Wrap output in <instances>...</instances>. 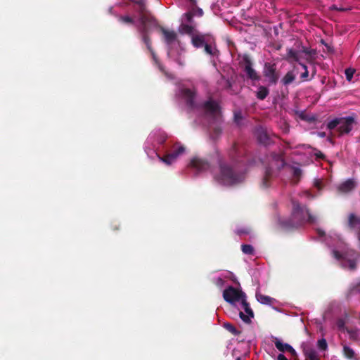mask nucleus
Returning <instances> with one entry per match:
<instances>
[{"instance_id":"f257e3e1","label":"nucleus","mask_w":360,"mask_h":360,"mask_svg":"<svg viewBox=\"0 0 360 360\" xmlns=\"http://www.w3.org/2000/svg\"><path fill=\"white\" fill-rule=\"evenodd\" d=\"M238 148L234 143L229 150V156L231 164L222 162L217 150H214L207 158L194 157L190 166L197 172L211 171L212 166L218 163L219 172L213 174L214 179L224 186H234L243 181L245 173L241 160H238Z\"/></svg>"},{"instance_id":"f03ea898","label":"nucleus","mask_w":360,"mask_h":360,"mask_svg":"<svg viewBox=\"0 0 360 360\" xmlns=\"http://www.w3.org/2000/svg\"><path fill=\"white\" fill-rule=\"evenodd\" d=\"M313 224L316 222V217L312 215L305 205H301L297 201H292L291 215L288 218L278 220L280 226L286 231L297 228L304 223Z\"/></svg>"},{"instance_id":"7ed1b4c3","label":"nucleus","mask_w":360,"mask_h":360,"mask_svg":"<svg viewBox=\"0 0 360 360\" xmlns=\"http://www.w3.org/2000/svg\"><path fill=\"white\" fill-rule=\"evenodd\" d=\"M355 120L353 117L335 118L327 124V128L330 130L337 129L339 135L349 133L355 124Z\"/></svg>"},{"instance_id":"20e7f679","label":"nucleus","mask_w":360,"mask_h":360,"mask_svg":"<svg viewBox=\"0 0 360 360\" xmlns=\"http://www.w3.org/2000/svg\"><path fill=\"white\" fill-rule=\"evenodd\" d=\"M135 10L139 13V25H150L152 27H158L157 19L147 8L146 1L137 2V6Z\"/></svg>"},{"instance_id":"39448f33","label":"nucleus","mask_w":360,"mask_h":360,"mask_svg":"<svg viewBox=\"0 0 360 360\" xmlns=\"http://www.w3.org/2000/svg\"><path fill=\"white\" fill-rule=\"evenodd\" d=\"M223 297L226 302L233 304L245 297V294L233 286H229L224 290Z\"/></svg>"},{"instance_id":"423d86ee","label":"nucleus","mask_w":360,"mask_h":360,"mask_svg":"<svg viewBox=\"0 0 360 360\" xmlns=\"http://www.w3.org/2000/svg\"><path fill=\"white\" fill-rule=\"evenodd\" d=\"M263 75L267 79L270 84H276L278 80L279 75L276 71L275 63H265L263 68Z\"/></svg>"},{"instance_id":"0eeeda50","label":"nucleus","mask_w":360,"mask_h":360,"mask_svg":"<svg viewBox=\"0 0 360 360\" xmlns=\"http://www.w3.org/2000/svg\"><path fill=\"white\" fill-rule=\"evenodd\" d=\"M153 27H152L149 24L143 25H137V30L141 34L142 41L146 44L147 49L155 58V53L152 49L151 41L149 37V33L150 32L151 28Z\"/></svg>"},{"instance_id":"6e6552de","label":"nucleus","mask_w":360,"mask_h":360,"mask_svg":"<svg viewBox=\"0 0 360 360\" xmlns=\"http://www.w3.org/2000/svg\"><path fill=\"white\" fill-rule=\"evenodd\" d=\"M204 14L202 9L198 6L197 4L189 5L188 11L181 16V21L188 23H193V17H202Z\"/></svg>"},{"instance_id":"1a4fd4ad","label":"nucleus","mask_w":360,"mask_h":360,"mask_svg":"<svg viewBox=\"0 0 360 360\" xmlns=\"http://www.w3.org/2000/svg\"><path fill=\"white\" fill-rule=\"evenodd\" d=\"M243 62L244 63L243 70L245 72L248 79L252 81H259L260 76L257 74L255 69L252 68V63L248 55H245L243 58Z\"/></svg>"},{"instance_id":"9d476101","label":"nucleus","mask_w":360,"mask_h":360,"mask_svg":"<svg viewBox=\"0 0 360 360\" xmlns=\"http://www.w3.org/2000/svg\"><path fill=\"white\" fill-rule=\"evenodd\" d=\"M356 186L357 183L354 179H348L337 186V191L340 194H348L352 192Z\"/></svg>"},{"instance_id":"9b49d317","label":"nucleus","mask_w":360,"mask_h":360,"mask_svg":"<svg viewBox=\"0 0 360 360\" xmlns=\"http://www.w3.org/2000/svg\"><path fill=\"white\" fill-rule=\"evenodd\" d=\"M201 108L206 113L211 115H215L219 110V104L212 98L205 101L201 105Z\"/></svg>"},{"instance_id":"f8f14e48","label":"nucleus","mask_w":360,"mask_h":360,"mask_svg":"<svg viewBox=\"0 0 360 360\" xmlns=\"http://www.w3.org/2000/svg\"><path fill=\"white\" fill-rule=\"evenodd\" d=\"M182 96L186 99V103L191 108L196 107L195 99L196 96V91L195 89H182Z\"/></svg>"},{"instance_id":"ddd939ff","label":"nucleus","mask_w":360,"mask_h":360,"mask_svg":"<svg viewBox=\"0 0 360 360\" xmlns=\"http://www.w3.org/2000/svg\"><path fill=\"white\" fill-rule=\"evenodd\" d=\"M347 224L350 229L355 231L356 235L360 233V217L354 213H350L348 216Z\"/></svg>"},{"instance_id":"4468645a","label":"nucleus","mask_w":360,"mask_h":360,"mask_svg":"<svg viewBox=\"0 0 360 360\" xmlns=\"http://www.w3.org/2000/svg\"><path fill=\"white\" fill-rule=\"evenodd\" d=\"M160 30L164 35L165 41L167 44H170L176 39L177 34L174 31L167 30L162 27H160Z\"/></svg>"},{"instance_id":"2eb2a0df","label":"nucleus","mask_w":360,"mask_h":360,"mask_svg":"<svg viewBox=\"0 0 360 360\" xmlns=\"http://www.w3.org/2000/svg\"><path fill=\"white\" fill-rule=\"evenodd\" d=\"M181 24L179 27V30L181 33H185L187 34H193V32L195 30V27L196 26L195 22L193 21V23H188L186 21H181Z\"/></svg>"},{"instance_id":"dca6fc26","label":"nucleus","mask_w":360,"mask_h":360,"mask_svg":"<svg viewBox=\"0 0 360 360\" xmlns=\"http://www.w3.org/2000/svg\"><path fill=\"white\" fill-rule=\"evenodd\" d=\"M191 42L195 48L203 47L206 43L205 36L203 34H193L191 37Z\"/></svg>"},{"instance_id":"f3484780","label":"nucleus","mask_w":360,"mask_h":360,"mask_svg":"<svg viewBox=\"0 0 360 360\" xmlns=\"http://www.w3.org/2000/svg\"><path fill=\"white\" fill-rule=\"evenodd\" d=\"M273 342L276 349L281 352H288L289 349H291L292 347L288 343L283 342L281 340L278 339L277 338H275Z\"/></svg>"},{"instance_id":"a211bd4d","label":"nucleus","mask_w":360,"mask_h":360,"mask_svg":"<svg viewBox=\"0 0 360 360\" xmlns=\"http://www.w3.org/2000/svg\"><path fill=\"white\" fill-rule=\"evenodd\" d=\"M272 177V168L271 167H266L264 176L262 181V186L263 188H268L270 186V180Z\"/></svg>"},{"instance_id":"6ab92c4d","label":"nucleus","mask_w":360,"mask_h":360,"mask_svg":"<svg viewBox=\"0 0 360 360\" xmlns=\"http://www.w3.org/2000/svg\"><path fill=\"white\" fill-rule=\"evenodd\" d=\"M256 298L259 302L263 304L271 305L275 300L269 296L262 295L261 293H256Z\"/></svg>"},{"instance_id":"aec40b11","label":"nucleus","mask_w":360,"mask_h":360,"mask_svg":"<svg viewBox=\"0 0 360 360\" xmlns=\"http://www.w3.org/2000/svg\"><path fill=\"white\" fill-rule=\"evenodd\" d=\"M343 354L344 356L350 359V360H354L356 359V354L355 352L352 348L347 345L343 346Z\"/></svg>"},{"instance_id":"412c9836","label":"nucleus","mask_w":360,"mask_h":360,"mask_svg":"<svg viewBox=\"0 0 360 360\" xmlns=\"http://www.w3.org/2000/svg\"><path fill=\"white\" fill-rule=\"evenodd\" d=\"M295 79V75L292 71L288 72L282 78L281 82L283 85L287 86L291 84Z\"/></svg>"},{"instance_id":"4be33fe9","label":"nucleus","mask_w":360,"mask_h":360,"mask_svg":"<svg viewBox=\"0 0 360 360\" xmlns=\"http://www.w3.org/2000/svg\"><path fill=\"white\" fill-rule=\"evenodd\" d=\"M118 21L121 23L129 25H136V21L133 17L129 15H119L117 17Z\"/></svg>"},{"instance_id":"5701e85b","label":"nucleus","mask_w":360,"mask_h":360,"mask_svg":"<svg viewBox=\"0 0 360 360\" xmlns=\"http://www.w3.org/2000/svg\"><path fill=\"white\" fill-rule=\"evenodd\" d=\"M269 90L267 87L264 86H259L257 91V98L259 100H264L269 95Z\"/></svg>"},{"instance_id":"b1692460","label":"nucleus","mask_w":360,"mask_h":360,"mask_svg":"<svg viewBox=\"0 0 360 360\" xmlns=\"http://www.w3.org/2000/svg\"><path fill=\"white\" fill-rule=\"evenodd\" d=\"M203 47L205 53L210 56H217L219 53L215 46H212V44H207V42Z\"/></svg>"},{"instance_id":"393cba45","label":"nucleus","mask_w":360,"mask_h":360,"mask_svg":"<svg viewBox=\"0 0 360 360\" xmlns=\"http://www.w3.org/2000/svg\"><path fill=\"white\" fill-rule=\"evenodd\" d=\"M240 301L245 312L247 314H249L250 317H254V312L251 309L250 304L247 302L245 297H243Z\"/></svg>"},{"instance_id":"a878e982","label":"nucleus","mask_w":360,"mask_h":360,"mask_svg":"<svg viewBox=\"0 0 360 360\" xmlns=\"http://www.w3.org/2000/svg\"><path fill=\"white\" fill-rule=\"evenodd\" d=\"M158 158L162 162L167 165H170L176 160V158H175L171 153L167 154L164 157L158 156Z\"/></svg>"},{"instance_id":"bb28decb","label":"nucleus","mask_w":360,"mask_h":360,"mask_svg":"<svg viewBox=\"0 0 360 360\" xmlns=\"http://www.w3.org/2000/svg\"><path fill=\"white\" fill-rule=\"evenodd\" d=\"M185 151V147L184 146H179L175 144L174 146L173 151L171 153L175 158H177L180 155L183 154Z\"/></svg>"},{"instance_id":"cd10ccee","label":"nucleus","mask_w":360,"mask_h":360,"mask_svg":"<svg viewBox=\"0 0 360 360\" xmlns=\"http://www.w3.org/2000/svg\"><path fill=\"white\" fill-rule=\"evenodd\" d=\"M223 326L233 335H238L240 333V331L236 329V328L230 323H224Z\"/></svg>"},{"instance_id":"c85d7f7f","label":"nucleus","mask_w":360,"mask_h":360,"mask_svg":"<svg viewBox=\"0 0 360 360\" xmlns=\"http://www.w3.org/2000/svg\"><path fill=\"white\" fill-rule=\"evenodd\" d=\"M306 360H319L317 357L316 352L314 349H310L304 351Z\"/></svg>"},{"instance_id":"c756f323","label":"nucleus","mask_w":360,"mask_h":360,"mask_svg":"<svg viewBox=\"0 0 360 360\" xmlns=\"http://www.w3.org/2000/svg\"><path fill=\"white\" fill-rule=\"evenodd\" d=\"M287 59L290 62H299L297 53L292 49H289L287 53Z\"/></svg>"},{"instance_id":"7c9ffc66","label":"nucleus","mask_w":360,"mask_h":360,"mask_svg":"<svg viewBox=\"0 0 360 360\" xmlns=\"http://www.w3.org/2000/svg\"><path fill=\"white\" fill-rule=\"evenodd\" d=\"M241 250L246 255H253L255 253L254 248L251 245L243 244L241 245Z\"/></svg>"},{"instance_id":"2f4dec72","label":"nucleus","mask_w":360,"mask_h":360,"mask_svg":"<svg viewBox=\"0 0 360 360\" xmlns=\"http://www.w3.org/2000/svg\"><path fill=\"white\" fill-rule=\"evenodd\" d=\"M355 72H356V70L354 68H347L345 70L346 79L350 82L352 79L353 75L355 73Z\"/></svg>"},{"instance_id":"473e14b6","label":"nucleus","mask_w":360,"mask_h":360,"mask_svg":"<svg viewBox=\"0 0 360 360\" xmlns=\"http://www.w3.org/2000/svg\"><path fill=\"white\" fill-rule=\"evenodd\" d=\"M258 140L259 142L266 144L269 141V136L266 133L262 132L258 136Z\"/></svg>"},{"instance_id":"72a5a7b5","label":"nucleus","mask_w":360,"mask_h":360,"mask_svg":"<svg viewBox=\"0 0 360 360\" xmlns=\"http://www.w3.org/2000/svg\"><path fill=\"white\" fill-rule=\"evenodd\" d=\"M239 316L244 323H251V319L252 317H250L249 314H245L243 312L240 311Z\"/></svg>"},{"instance_id":"f704fd0d","label":"nucleus","mask_w":360,"mask_h":360,"mask_svg":"<svg viewBox=\"0 0 360 360\" xmlns=\"http://www.w3.org/2000/svg\"><path fill=\"white\" fill-rule=\"evenodd\" d=\"M318 347L321 350H326L328 347V344L324 338L318 340Z\"/></svg>"},{"instance_id":"c9c22d12","label":"nucleus","mask_w":360,"mask_h":360,"mask_svg":"<svg viewBox=\"0 0 360 360\" xmlns=\"http://www.w3.org/2000/svg\"><path fill=\"white\" fill-rule=\"evenodd\" d=\"M299 64L304 69V72L301 75V78L303 79H307L309 76V72L307 70V67L305 64L299 62Z\"/></svg>"},{"instance_id":"e433bc0d","label":"nucleus","mask_w":360,"mask_h":360,"mask_svg":"<svg viewBox=\"0 0 360 360\" xmlns=\"http://www.w3.org/2000/svg\"><path fill=\"white\" fill-rule=\"evenodd\" d=\"M302 173V172L301 169H300L298 167H294L293 168L292 175H293L294 178L297 179V181H299L300 178L301 177Z\"/></svg>"},{"instance_id":"4c0bfd02","label":"nucleus","mask_w":360,"mask_h":360,"mask_svg":"<svg viewBox=\"0 0 360 360\" xmlns=\"http://www.w3.org/2000/svg\"><path fill=\"white\" fill-rule=\"evenodd\" d=\"M236 233L238 236L248 235V234H249L250 233V230L249 229H247V228H241V229H237L236 231Z\"/></svg>"},{"instance_id":"58836bf2","label":"nucleus","mask_w":360,"mask_h":360,"mask_svg":"<svg viewBox=\"0 0 360 360\" xmlns=\"http://www.w3.org/2000/svg\"><path fill=\"white\" fill-rule=\"evenodd\" d=\"M272 158H273L274 160L277 161L280 164V165L281 167H283L284 165V161H283V160L281 158V157L280 155L274 154L272 155Z\"/></svg>"},{"instance_id":"ea45409f","label":"nucleus","mask_w":360,"mask_h":360,"mask_svg":"<svg viewBox=\"0 0 360 360\" xmlns=\"http://www.w3.org/2000/svg\"><path fill=\"white\" fill-rule=\"evenodd\" d=\"M314 186L319 191H321L322 189V188H323L322 181L320 179H315L314 181Z\"/></svg>"},{"instance_id":"a19ab883","label":"nucleus","mask_w":360,"mask_h":360,"mask_svg":"<svg viewBox=\"0 0 360 360\" xmlns=\"http://www.w3.org/2000/svg\"><path fill=\"white\" fill-rule=\"evenodd\" d=\"M221 133V129L220 127H215L213 129V134H212V136L213 137H217L218 136H219Z\"/></svg>"},{"instance_id":"79ce46f5","label":"nucleus","mask_w":360,"mask_h":360,"mask_svg":"<svg viewBox=\"0 0 360 360\" xmlns=\"http://www.w3.org/2000/svg\"><path fill=\"white\" fill-rule=\"evenodd\" d=\"M333 257L337 259H340L342 258V255L340 252H338V250H333Z\"/></svg>"},{"instance_id":"37998d69","label":"nucleus","mask_w":360,"mask_h":360,"mask_svg":"<svg viewBox=\"0 0 360 360\" xmlns=\"http://www.w3.org/2000/svg\"><path fill=\"white\" fill-rule=\"evenodd\" d=\"M315 156L316 157V158L321 160H324L326 158L325 155L321 151H317L316 153H315Z\"/></svg>"},{"instance_id":"c03bdc74","label":"nucleus","mask_w":360,"mask_h":360,"mask_svg":"<svg viewBox=\"0 0 360 360\" xmlns=\"http://www.w3.org/2000/svg\"><path fill=\"white\" fill-rule=\"evenodd\" d=\"M349 269L352 270L355 269H356V262L353 260H349Z\"/></svg>"},{"instance_id":"a18cd8bd","label":"nucleus","mask_w":360,"mask_h":360,"mask_svg":"<svg viewBox=\"0 0 360 360\" xmlns=\"http://www.w3.org/2000/svg\"><path fill=\"white\" fill-rule=\"evenodd\" d=\"M288 352L290 353L293 357H296L297 356L296 351L292 348V347H291V349H289Z\"/></svg>"},{"instance_id":"49530a36","label":"nucleus","mask_w":360,"mask_h":360,"mask_svg":"<svg viewBox=\"0 0 360 360\" xmlns=\"http://www.w3.org/2000/svg\"><path fill=\"white\" fill-rule=\"evenodd\" d=\"M277 360H288L283 354H279L277 356Z\"/></svg>"},{"instance_id":"de8ad7c7","label":"nucleus","mask_w":360,"mask_h":360,"mask_svg":"<svg viewBox=\"0 0 360 360\" xmlns=\"http://www.w3.org/2000/svg\"><path fill=\"white\" fill-rule=\"evenodd\" d=\"M234 117H235L236 120H240L242 118L241 115H240V112L235 113L234 114Z\"/></svg>"},{"instance_id":"09e8293b","label":"nucleus","mask_w":360,"mask_h":360,"mask_svg":"<svg viewBox=\"0 0 360 360\" xmlns=\"http://www.w3.org/2000/svg\"><path fill=\"white\" fill-rule=\"evenodd\" d=\"M224 281L221 278H217V284L222 285L224 283Z\"/></svg>"},{"instance_id":"8fccbe9b","label":"nucleus","mask_w":360,"mask_h":360,"mask_svg":"<svg viewBox=\"0 0 360 360\" xmlns=\"http://www.w3.org/2000/svg\"><path fill=\"white\" fill-rule=\"evenodd\" d=\"M334 9H336V10H338V11H347L348 9L347 8H337L335 6H334Z\"/></svg>"},{"instance_id":"3c124183","label":"nucleus","mask_w":360,"mask_h":360,"mask_svg":"<svg viewBox=\"0 0 360 360\" xmlns=\"http://www.w3.org/2000/svg\"><path fill=\"white\" fill-rule=\"evenodd\" d=\"M303 52L305 53L306 54H308V55H311V52L310 51H309L307 49H303Z\"/></svg>"},{"instance_id":"603ef678","label":"nucleus","mask_w":360,"mask_h":360,"mask_svg":"<svg viewBox=\"0 0 360 360\" xmlns=\"http://www.w3.org/2000/svg\"><path fill=\"white\" fill-rule=\"evenodd\" d=\"M187 1L190 3V5L197 4V0H187Z\"/></svg>"},{"instance_id":"864d4df0","label":"nucleus","mask_w":360,"mask_h":360,"mask_svg":"<svg viewBox=\"0 0 360 360\" xmlns=\"http://www.w3.org/2000/svg\"><path fill=\"white\" fill-rule=\"evenodd\" d=\"M143 0H131L132 3H134L135 5L137 6V2L139 1H143Z\"/></svg>"},{"instance_id":"5fc2aeb1","label":"nucleus","mask_w":360,"mask_h":360,"mask_svg":"<svg viewBox=\"0 0 360 360\" xmlns=\"http://www.w3.org/2000/svg\"><path fill=\"white\" fill-rule=\"evenodd\" d=\"M319 234H320V235H321V236L324 235V232H323V231H319Z\"/></svg>"},{"instance_id":"6e6d98bb","label":"nucleus","mask_w":360,"mask_h":360,"mask_svg":"<svg viewBox=\"0 0 360 360\" xmlns=\"http://www.w3.org/2000/svg\"><path fill=\"white\" fill-rule=\"evenodd\" d=\"M356 236H357L358 240L360 241V233H359L358 235H356Z\"/></svg>"},{"instance_id":"4d7b16f0","label":"nucleus","mask_w":360,"mask_h":360,"mask_svg":"<svg viewBox=\"0 0 360 360\" xmlns=\"http://www.w3.org/2000/svg\"><path fill=\"white\" fill-rule=\"evenodd\" d=\"M358 287L360 288V283H359V286H358Z\"/></svg>"},{"instance_id":"13d9d810","label":"nucleus","mask_w":360,"mask_h":360,"mask_svg":"<svg viewBox=\"0 0 360 360\" xmlns=\"http://www.w3.org/2000/svg\"><path fill=\"white\" fill-rule=\"evenodd\" d=\"M237 360H240V358H238V359H237Z\"/></svg>"}]
</instances>
